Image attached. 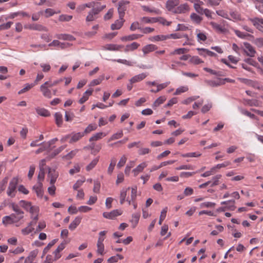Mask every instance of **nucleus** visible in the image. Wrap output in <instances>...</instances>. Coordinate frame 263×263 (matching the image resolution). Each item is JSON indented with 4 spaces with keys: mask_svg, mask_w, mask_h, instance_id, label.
Here are the masks:
<instances>
[{
    "mask_svg": "<svg viewBox=\"0 0 263 263\" xmlns=\"http://www.w3.org/2000/svg\"><path fill=\"white\" fill-rule=\"evenodd\" d=\"M41 144H42V147H41L40 148H39L35 151V153L36 154L42 153L43 151L49 148V144H45V142H43Z\"/></svg>",
    "mask_w": 263,
    "mask_h": 263,
    "instance_id": "603ef678",
    "label": "nucleus"
},
{
    "mask_svg": "<svg viewBox=\"0 0 263 263\" xmlns=\"http://www.w3.org/2000/svg\"><path fill=\"white\" fill-rule=\"evenodd\" d=\"M254 43L258 47H261L263 46V38H256Z\"/></svg>",
    "mask_w": 263,
    "mask_h": 263,
    "instance_id": "774afa93",
    "label": "nucleus"
},
{
    "mask_svg": "<svg viewBox=\"0 0 263 263\" xmlns=\"http://www.w3.org/2000/svg\"><path fill=\"white\" fill-rule=\"evenodd\" d=\"M104 250V246L103 243L97 242V252L98 253L102 255Z\"/></svg>",
    "mask_w": 263,
    "mask_h": 263,
    "instance_id": "69168bd1",
    "label": "nucleus"
},
{
    "mask_svg": "<svg viewBox=\"0 0 263 263\" xmlns=\"http://www.w3.org/2000/svg\"><path fill=\"white\" fill-rule=\"evenodd\" d=\"M37 254L38 251L37 250H34L30 252L28 257L25 259L24 263H32Z\"/></svg>",
    "mask_w": 263,
    "mask_h": 263,
    "instance_id": "6ab92c4d",
    "label": "nucleus"
},
{
    "mask_svg": "<svg viewBox=\"0 0 263 263\" xmlns=\"http://www.w3.org/2000/svg\"><path fill=\"white\" fill-rule=\"evenodd\" d=\"M100 189V183L97 180L94 181V186L93 188V191L95 193H99Z\"/></svg>",
    "mask_w": 263,
    "mask_h": 263,
    "instance_id": "e2e57ef3",
    "label": "nucleus"
},
{
    "mask_svg": "<svg viewBox=\"0 0 263 263\" xmlns=\"http://www.w3.org/2000/svg\"><path fill=\"white\" fill-rule=\"evenodd\" d=\"M167 39H168V36L166 35H157L154 36H152L149 38V40L153 41H164Z\"/></svg>",
    "mask_w": 263,
    "mask_h": 263,
    "instance_id": "72a5a7b5",
    "label": "nucleus"
},
{
    "mask_svg": "<svg viewBox=\"0 0 263 263\" xmlns=\"http://www.w3.org/2000/svg\"><path fill=\"white\" fill-rule=\"evenodd\" d=\"M20 221V220L16 218L15 214H11L9 216H5L2 219V222L5 226L15 223V226L19 227L22 224L21 222H18Z\"/></svg>",
    "mask_w": 263,
    "mask_h": 263,
    "instance_id": "f257e3e1",
    "label": "nucleus"
},
{
    "mask_svg": "<svg viewBox=\"0 0 263 263\" xmlns=\"http://www.w3.org/2000/svg\"><path fill=\"white\" fill-rule=\"evenodd\" d=\"M97 128V125L96 124H89L83 132L85 134H87L92 131L95 130Z\"/></svg>",
    "mask_w": 263,
    "mask_h": 263,
    "instance_id": "79ce46f5",
    "label": "nucleus"
},
{
    "mask_svg": "<svg viewBox=\"0 0 263 263\" xmlns=\"http://www.w3.org/2000/svg\"><path fill=\"white\" fill-rule=\"evenodd\" d=\"M106 136L105 134L103 132H99L95 134L92 137H91L89 139V141L91 142L93 141H98L103 137Z\"/></svg>",
    "mask_w": 263,
    "mask_h": 263,
    "instance_id": "473e14b6",
    "label": "nucleus"
},
{
    "mask_svg": "<svg viewBox=\"0 0 263 263\" xmlns=\"http://www.w3.org/2000/svg\"><path fill=\"white\" fill-rule=\"evenodd\" d=\"M54 118L57 125L59 127L61 126L63 123V117L62 114L60 112H56L54 114Z\"/></svg>",
    "mask_w": 263,
    "mask_h": 263,
    "instance_id": "58836bf2",
    "label": "nucleus"
},
{
    "mask_svg": "<svg viewBox=\"0 0 263 263\" xmlns=\"http://www.w3.org/2000/svg\"><path fill=\"white\" fill-rule=\"evenodd\" d=\"M234 32L235 34L239 38L245 39L247 37H249L251 38H254V36L249 33H245L243 32H241L238 30H234Z\"/></svg>",
    "mask_w": 263,
    "mask_h": 263,
    "instance_id": "7c9ffc66",
    "label": "nucleus"
},
{
    "mask_svg": "<svg viewBox=\"0 0 263 263\" xmlns=\"http://www.w3.org/2000/svg\"><path fill=\"white\" fill-rule=\"evenodd\" d=\"M106 7V5L105 4L102 5L100 2H96L93 3L92 9L98 15Z\"/></svg>",
    "mask_w": 263,
    "mask_h": 263,
    "instance_id": "dca6fc26",
    "label": "nucleus"
},
{
    "mask_svg": "<svg viewBox=\"0 0 263 263\" xmlns=\"http://www.w3.org/2000/svg\"><path fill=\"white\" fill-rule=\"evenodd\" d=\"M194 7L196 11V12L200 14H203L204 9L200 7V5L199 4L195 3L194 5Z\"/></svg>",
    "mask_w": 263,
    "mask_h": 263,
    "instance_id": "680f3d73",
    "label": "nucleus"
},
{
    "mask_svg": "<svg viewBox=\"0 0 263 263\" xmlns=\"http://www.w3.org/2000/svg\"><path fill=\"white\" fill-rule=\"evenodd\" d=\"M230 14L233 19L236 20H239L240 19V15L236 11H231L230 12Z\"/></svg>",
    "mask_w": 263,
    "mask_h": 263,
    "instance_id": "338daca9",
    "label": "nucleus"
},
{
    "mask_svg": "<svg viewBox=\"0 0 263 263\" xmlns=\"http://www.w3.org/2000/svg\"><path fill=\"white\" fill-rule=\"evenodd\" d=\"M167 210V208L166 207L162 211L159 218V224L161 225L162 221L165 219L166 215Z\"/></svg>",
    "mask_w": 263,
    "mask_h": 263,
    "instance_id": "8fccbe9b",
    "label": "nucleus"
},
{
    "mask_svg": "<svg viewBox=\"0 0 263 263\" xmlns=\"http://www.w3.org/2000/svg\"><path fill=\"white\" fill-rule=\"evenodd\" d=\"M147 164L145 162H143L138 165L133 170L134 176H136L140 172L143 171V169L146 167Z\"/></svg>",
    "mask_w": 263,
    "mask_h": 263,
    "instance_id": "bb28decb",
    "label": "nucleus"
},
{
    "mask_svg": "<svg viewBox=\"0 0 263 263\" xmlns=\"http://www.w3.org/2000/svg\"><path fill=\"white\" fill-rule=\"evenodd\" d=\"M37 114L43 117H48L50 116V112L48 110L43 108H36L35 109Z\"/></svg>",
    "mask_w": 263,
    "mask_h": 263,
    "instance_id": "f704fd0d",
    "label": "nucleus"
},
{
    "mask_svg": "<svg viewBox=\"0 0 263 263\" xmlns=\"http://www.w3.org/2000/svg\"><path fill=\"white\" fill-rule=\"evenodd\" d=\"M142 35L139 34H133L122 37V41H133L139 39L142 37Z\"/></svg>",
    "mask_w": 263,
    "mask_h": 263,
    "instance_id": "c85d7f7f",
    "label": "nucleus"
},
{
    "mask_svg": "<svg viewBox=\"0 0 263 263\" xmlns=\"http://www.w3.org/2000/svg\"><path fill=\"white\" fill-rule=\"evenodd\" d=\"M140 217V213H135V214H133L131 222L134 224V226H133L134 227H135L138 224Z\"/></svg>",
    "mask_w": 263,
    "mask_h": 263,
    "instance_id": "a18cd8bd",
    "label": "nucleus"
},
{
    "mask_svg": "<svg viewBox=\"0 0 263 263\" xmlns=\"http://www.w3.org/2000/svg\"><path fill=\"white\" fill-rule=\"evenodd\" d=\"M221 177V175H217L216 176L213 177L212 180H213V183L211 184V186L213 187L219 184V179Z\"/></svg>",
    "mask_w": 263,
    "mask_h": 263,
    "instance_id": "4d7b16f0",
    "label": "nucleus"
},
{
    "mask_svg": "<svg viewBox=\"0 0 263 263\" xmlns=\"http://www.w3.org/2000/svg\"><path fill=\"white\" fill-rule=\"evenodd\" d=\"M124 22V17H119V20H116V30L120 29Z\"/></svg>",
    "mask_w": 263,
    "mask_h": 263,
    "instance_id": "6e6d98bb",
    "label": "nucleus"
},
{
    "mask_svg": "<svg viewBox=\"0 0 263 263\" xmlns=\"http://www.w3.org/2000/svg\"><path fill=\"white\" fill-rule=\"evenodd\" d=\"M103 216L108 219H114L115 218V210H112L110 212H104Z\"/></svg>",
    "mask_w": 263,
    "mask_h": 263,
    "instance_id": "c03bdc74",
    "label": "nucleus"
},
{
    "mask_svg": "<svg viewBox=\"0 0 263 263\" xmlns=\"http://www.w3.org/2000/svg\"><path fill=\"white\" fill-rule=\"evenodd\" d=\"M191 20L195 24H200L202 21V17L195 13H192L190 15Z\"/></svg>",
    "mask_w": 263,
    "mask_h": 263,
    "instance_id": "c756f323",
    "label": "nucleus"
},
{
    "mask_svg": "<svg viewBox=\"0 0 263 263\" xmlns=\"http://www.w3.org/2000/svg\"><path fill=\"white\" fill-rule=\"evenodd\" d=\"M244 104L248 105L250 106H258V101L257 100H250V99H243Z\"/></svg>",
    "mask_w": 263,
    "mask_h": 263,
    "instance_id": "a19ab883",
    "label": "nucleus"
},
{
    "mask_svg": "<svg viewBox=\"0 0 263 263\" xmlns=\"http://www.w3.org/2000/svg\"><path fill=\"white\" fill-rule=\"evenodd\" d=\"M20 204L27 211H29L32 206L31 202L23 200L20 201Z\"/></svg>",
    "mask_w": 263,
    "mask_h": 263,
    "instance_id": "4c0bfd02",
    "label": "nucleus"
},
{
    "mask_svg": "<svg viewBox=\"0 0 263 263\" xmlns=\"http://www.w3.org/2000/svg\"><path fill=\"white\" fill-rule=\"evenodd\" d=\"M65 247V244L64 243H61L54 251L53 254L54 255V260H56L59 259L61 255L60 254V252L62 251Z\"/></svg>",
    "mask_w": 263,
    "mask_h": 263,
    "instance_id": "aec40b11",
    "label": "nucleus"
},
{
    "mask_svg": "<svg viewBox=\"0 0 263 263\" xmlns=\"http://www.w3.org/2000/svg\"><path fill=\"white\" fill-rule=\"evenodd\" d=\"M82 218L80 216L76 217L69 226V229L72 231L74 230L80 223Z\"/></svg>",
    "mask_w": 263,
    "mask_h": 263,
    "instance_id": "5701e85b",
    "label": "nucleus"
},
{
    "mask_svg": "<svg viewBox=\"0 0 263 263\" xmlns=\"http://www.w3.org/2000/svg\"><path fill=\"white\" fill-rule=\"evenodd\" d=\"M126 192L127 189H123L120 193V202L121 204H122L125 200V199L126 196Z\"/></svg>",
    "mask_w": 263,
    "mask_h": 263,
    "instance_id": "13d9d810",
    "label": "nucleus"
},
{
    "mask_svg": "<svg viewBox=\"0 0 263 263\" xmlns=\"http://www.w3.org/2000/svg\"><path fill=\"white\" fill-rule=\"evenodd\" d=\"M127 160V158L125 156L123 155L120 159L118 163L117 164V167L120 168L124 165Z\"/></svg>",
    "mask_w": 263,
    "mask_h": 263,
    "instance_id": "052dcab7",
    "label": "nucleus"
},
{
    "mask_svg": "<svg viewBox=\"0 0 263 263\" xmlns=\"http://www.w3.org/2000/svg\"><path fill=\"white\" fill-rule=\"evenodd\" d=\"M11 207L13 211L15 212L16 215V218L21 220L24 218V212L21 210L18 205L14 203H11Z\"/></svg>",
    "mask_w": 263,
    "mask_h": 263,
    "instance_id": "9b49d317",
    "label": "nucleus"
},
{
    "mask_svg": "<svg viewBox=\"0 0 263 263\" xmlns=\"http://www.w3.org/2000/svg\"><path fill=\"white\" fill-rule=\"evenodd\" d=\"M146 76L147 75L145 73H142L130 79L129 82H131V83L134 84L143 80Z\"/></svg>",
    "mask_w": 263,
    "mask_h": 263,
    "instance_id": "412c9836",
    "label": "nucleus"
},
{
    "mask_svg": "<svg viewBox=\"0 0 263 263\" xmlns=\"http://www.w3.org/2000/svg\"><path fill=\"white\" fill-rule=\"evenodd\" d=\"M49 81H46L40 86V91L42 95L46 98H51L52 97L51 91L49 89Z\"/></svg>",
    "mask_w": 263,
    "mask_h": 263,
    "instance_id": "20e7f679",
    "label": "nucleus"
},
{
    "mask_svg": "<svg viewBox=\"0 0 263 263\" xmlns=\"http://www.w3.org/2000/svg\"><path fill=\"white\" fill-rule=\"evenodd\" d=\"M166 100V98L164 96L159 97L154 102L153 104V108L155 109L156 107L162 104Z\"/></svg>",
    "mask_w": 263,
    "mask_h": 263,
    "instance_id": "ea45409f",
    "label": "nucleus"
},
{
    "mask_svg": "<svg viewBox=\"0 0 263 263\" xmlns=\"http://www.w3.org/2000/svg\"><path fill=\"white\" fill-rule=\"evenodd\" d=\"M249 21H250L258 30L261 31V29L263 27L259 24V17L249 18Z\"/></svg>",
    "mask_w": 263,
    "mask_h": 263,
    "instance_id": "393cba45",
    "label": "nucleus"
},
{
    "mask_svg": "<svg viewBox=\"0 0 263 263\" xmlns=\"http://www.w3.org/2000/svg\"><path fill=\"white\" fill-rule=\"evenodd\" d=\"M137 186H134L132 188V192H131V196H130V199L128 200L127 199V201L128 202V204L130 205L131 204L132 201H134L136 199L137 197Z\"/></svg>",
    "mask_w": 263,
    "mask_h": 263,
    "instance_id": "2f4dec72",
    "label": "nucleus"
},
{
    "mask_svg": "<svg viewBox=\"0 0 263 263\" xmlns=\"http://www.w3.org/2000/svg\"><path fill=\"white\" fill-rule=\"evenodd\" d=\"M188 51H189V50L187 49L186 48H178V49H175L174 51L171 52V55H173V54H183V53L187 52Z\"/></svg>",
    "mask_w": 263,
    "mask_h": 263,
    "instance_id": "de8ad7c7",
    "label": "nucleus"
},
{
    "mask_svg": "<svg viewBox=\"0 0 263 263\" xmlns=\"http://www.w3.org/2000/svg\"><path fill=\"white\" fill-rule=\"evenodd\" d=\"M104 76L103 75L100 76L98 79L93 80L90 83V86H95L100 84L101 82L104 80Z\"/></svg>",
    "mask_w": 263,
    "mask_h": 263,
    "instance_id": "37998d69",
    "label": "nucleus"
},
{
    "mask_svg": "<svg viewBox=\"0 0 263 263\" xmlns=\"http://www.w3.org/2000/svg\"><path fill=\"white\" fill-rule=\"evenodd\" d=\"M48 46L58 47L60 48L63 49L68 48L71 46V44L68 43H62L58 40H53L51 43L48 44Z\"/></svg>",
    "mask_w": 263,
    "mask_h": 263,
    "instance_id": "4468645a",
    "label": "nucleus"
},
{
    "mask_svg": "<svg viewBox=\"0 0 263 263\" xmlns=\"http://www.w3.org/2000/svg\"><path fill=\"white\" fill-rule=\"evenodd\" d=\"M158 49V47L154 44H148L144 46L142 49L144 54L154 51Z\"/></svg>",
    "mask_w": 263,
    "mask_h": 263,
    "instance_id": "a211bd4d",
    "label": "nucleus"
},
{
    "mask_svg": "<svg viewBox=\"0 0 263 263\" xmlns=\"http://www.w3.org/2000/svg\"><path fill=\"white\" fill-rule=\"evenodd\" d=\"M34 85H35L34 84H27L24 88H23V89H22L18 92V93L19 95L22 94V93L28 91L32 87H33Z\"/></svg>",
    "mask_w": 263,
    "mask_h": 263,
    "instance_id": "3c124183",
    "label": "nucleus"
},
{
    "mask_svg": "<svg viewBox=\"0 0 263 263\" xmlns=\"http://www.w3.org/2000/svg\"><path fill=\"white\" fill-rule=\"evenodd\" d=\"M114 14V8H110L108 10L107 12L104 15V20L105 21H107L110 20L112 16Z\"/></svg>",
    "mask_w": 263,
    "mask_h": 263,
    "instance_id": "49530a36",
    "label": "nucleus"
},
{
    "mask_svg": "<svg viewBox=\"0 0 263 263\" xmlns=\"http://www.w3.org/2000/svg\"><path fill=\"white\" fill-rule=\"evenodd\" d=\"M92 93V90L88 89L87 90L83 95V97L79 100V102L80 104H83L89 98V97L91 95Z\"/></svg>",
    "mask_w": 263,
    "mask_h": 263,
    "instance_id": "b1692460",
    "label": "nucleus"
},
{
    "mask_svg": "<svg viewBox=\"0 0 263 263\" xmlns=\"http://www.w3.org/2000/svg\"><path fill=\"white\" fill-rule=\"evenodd\" d=\"M25 28L32 30H36L39 31H47V29L46 28V27L42 26V25L37 24H32L25 25Z\"/></svg>",
    "mask_w": 263,
    "mask_h": 263,
    "instance_id": "9d476101",
    "label": "nucleus"
},
{
    "mask_svg": "<svg viewBox=\"0 0 263 263\" xmlns=\"http://www.w3.org/2000/svg\"><path fill=\"white\" fill-rule=\"evenodd\" d=\"M56 37L59 40H66V41H74L76 40L75 37L72 35L69 34H58L56 35Z\"/></svg>",
    "mask_w": 263,
    "mask_h": 263,
    "instance_id": "4be33fe9",
    "label": "nucleus"
},
{
    "mask_svg": "<svg viewBox=\"0 0 263 263\" xmlns=\"http://www.w3.org/2000/svg\"><path fill=\"white\" fill-rule=\"evenodd\" d=\"M80 171V166L78 164L74 165L73 167L69 170V174L73 175L76 173H78Z\"/></svg>",
    "mask_w": 263,
    "mask_h": 263,
    "instance_id": "864d4df0",
    "label": "nucleus"
},
{
    "mask_svg": "<svg viewBox=\"0 0 263 263\" xmlns=\"http://www.w3.org/2000/svg\"><path fill=\"white\" fill-rule=\"evenodd\" d=\"M143 10L145 11L151 12V13H154L156 14H161V11L158 9L156 8H151L148 7V6H143L142 7Z\"/></svg>",
    "mask_w": 263,
    "mask_h": 263,
    "instance_id": "e433bc0d",
    "label": "nucleus"
},
{
    "mask_svg": "<svg viewBox=\"0 0 263 263\" xmlns=\"http://www.w3.org/2000/svg\"><path fill=\"white\" fill-rule=\"evenodd\" d=\"M57 239H54L50 241L48 245L44 248L43 253L44 254L47 253L49 249L57 242Z\"/></svg>",
    "mask_w": 263,
    "mask_h": 263,
    "instance_id": "09e8293b",
    "label": "nucleus"
},
{
    "mask_svg": "<svg viewBox=\"0 0 263 263\" xmlns=\"http://www.w3.org/2000/svg\"><path fill=\"white\" fill-rule=\"evenodd\" d=\"M39 198H42L43 196V184L42 182L37 181L36 184L32 187Z\"/></svg>",
    "mask_w": 263,
    "mask_h": 263,
    "instance_id": "f8f14e48",
    "label": "nucleus"
},
{
    "mask_svg": "<svg viewBox=\"0 0 263 263\" xmlns=\"http://www.w3.org/2000/svg\"><path fill=\"white\" fill-rule=\"evenodd\" d=\"M99 157H96L93 160H92L91 161V162L86 166V171H90V170L93 169L96 166V165H97L98 162H99Z\"/></svg>",
    "mask_w": 263,
    "mask_h": 263,
    "instance_id": "c9c22d12",
    "label": "nucleus"
},
{
    "mask_svg": "<svg viewBox=\"0 0 263 263\" xmlns=\"http://www.w3.org/2000/svg\"><path fill=\"white\" fill-rule=\"evenodd\" d=\"M210 25L212 27L213 29L218 33H225L228 31L227 29H226L224 26L215 22H210Z\"/></svg>",
    "mask_w": 263,
    "mask_h": 263,
    "instance_id": "ddd939ff",
    "label": "nucleus"
},
{
    "mask_svg": "<svg viewBox=\"0 0 263 263\" xmlns=\"http://www.w3.org/2000/svg\"><path fill=\"white\" fill-rule=\"evenodd\" d=\"M179 4V0H167L166 3V8L168 11L173 12L175 7Z\"/></svg>",
    "mask_w": 263,
    "mask_h": 263,
    "instance_id": "2eb2a0df",
    "label": "nucleus"
},
{
    "mask_svg": "<svg viewBox=\"0 0 263 263\" xmlns=\"http://www.w3.org/2000/svg\"><path fill=\"white\" fill-rule=\"evenodd\" d=\"M190 7L187 4H181L174 9L173 13L176 14L185 13L189 12Z\"/></svg>",
    "mask_w": 263,
    "mask_h": 263,
    "instance_id": "1a4fd4ad",
    "label": "nucleus"
},
{
    "mask_svg": "<svg viewBox=\"0 0 263 263\" xmlns=\"http://www.w3.org/2000/svg\"><path fill=\"white\" fill-rule=\"evenodd\" d=\"M35 224V222H30L27 227L22 229L21 232L23 235H27L31 233L33 230L34 228L32 227Z\"/></svg>",
    "mask_w": 263,
    "mask_h": 263,
    "instance_id": "f3484780",
    "label": "nucleus"
},
{
    "mask_svg": "<svg viewBox=\"0 0 263 263\" xmlns=\"http://www.w3.org/2000/svg\"><path fill=\"white\" fill-rule=\"evenodd\" d=\"M129 3L127 1H122L119 3V7L118 8V11L119 13V17H124L125 15V11L126 10V5Z\"/></svg>",
    "mask_w": 263,
    "mask_h": 263,
    "instance_id": "0eeeda50",
    "label": "nucleus"
},
{
    "mask_svg": "<svg viewBox=\"0 0 263 263\" xmlns=\"http://www.w3.org/2000/svg\"><path fill=\"white\" fill-rule=\"evenodd\" d=\"M18 184V179L16 177L13 178L10 181L7 194L10 197H14L16 193V186Z\"/></svg>",
    "mask_w": 263,
    "mask_h": 263,
    "instance_id": "f03ea898",
    "label": "nucleus"
},
{
    "mask_svg": "<svg viewBox=\"0 0 263 263\" xmlns=\"http://www.w3.org/2000/svg\"><path fill=\"white\" fill-rule=\"evenodd\" d=\"M190 62L194 64H199L203 62V61L197 56L192 57L190 59Z\"/></svg>",
    "mask_w": 263,
    "mask_h": 263,
    "instance_id": "5fc2aeb1",
    "label": "nucleus"
},
{
    "mask_svg": "<svg viewBox=\"0 0 263 263\" xmlns=\"http://www.w3.org/2000/svg\"><path fill=\"white\" fill-rule=\"evenodd\" d=\"M106 232H107L106 231H103L99 233V236L97 242L103 243L105 239V235L106 234Z\"/></svg>",
    "mask_w": 263,
    "mask_h": 263,
    "instance_id": "0e129e2a",
    "label": "nucleus"
},
{
    "mask_svg": "<svg viewBox=\"0 0 263 263\" xmlns=\"http://www.w3.org/2000/svg\"><path fill=\"white\" fill-rule=\"evenodd\" d=\"M58 176V172L56 171L55 169H51V168H49L47 177L50 180V184H54Z\"/></svg>",
    "mask_w": 263,
    "mask_h": 263,
    "instance_id": "423d86ee",
    "label": "nucleus"
},
{
    "mask_svg": "<svg viewBox=\"0 0 263 263\" xmlns=\"http://www.w3.org/2000/svg\"><path fill=\"white\" fill-rule=\"evenodd\" d=\"M70 136H71V139L69 141V143H73L78 141L83 136H84V133L83 132L73 133L71 134V136L67 135L65 137L62 138L61 141H65L68 138L70 137Z\"/></svg>",
    "mask_w": 263,
    "mask_h": 263,
    "instance_id": "7ed1b4c3",
    "label": "nucleus"
},
{
    "mask_svg": "<svg viewBox=\"0 0 263 263\" xmlns=\"http://www.w3.org/2000/svg\"><path fill=\"white\" fill-rule=\"evenodd\" d=\"M244 49L243 51L245 53L250 57H254L256 53L254 48L249 43H243Z\"/></svg>",
    "mask_w": 263,
    "mask_h": 263,
    "instance_id": "39448f33",
    "label": "nucleus"
},
{
    "mask_svg": "<svg viewBox=\"0 0 263 263\" xmlns=\"http://www.w3.org/2000/svg\"><path fill=\"white\" fill-rule=\"evenodd\" d=\"M140 44L137 42H133L130 44H128L125 46V51H134L136 49H137L139 46Z\"/></svg>",
    "mask_w": 263,
    "mask_h": 263,
    "instance_id": "cd10ccee",
    "label": "nucleus"
},
{
    "mask_svg": "<svg viewBox=\"0 0 263 263\" xmlns=\"http://www.w3.org/2000/svg\"><path fill=\"white\" fill-rule=\"evenodd\" d=\"M136 29H139L140 30L141 29L140 24L138 22H135L133 23L130 27V30L131 31H135Z\"/></svg>",
    "mask_w": 263,
    "mask_h": 263,
    "instance_id": "bf43d9fd",
    "label": "nucleus"
},
{
    "mask_svg": "<svg viewBox=\"0 0 263 263\" xmlns=\"http://www.w3.org/2000/svg\"><path fill=\"white\" fill-rule=\"evenodd\" d=\"M129 3L127 1H122L119 3V7L118 8V11L119 13V17H124L125 15V11L126 10V5Z\"/></svg>",
    "mask_w": 263,
    "mask_h": 263,
    "instance_id": "6e6552de",
    "label": "nucleus"
},
{
    "mask_svg": "<svg viewBox=\"0 0 263 263\" xmlns=\"http://www.w3.org/2000/svg\"><path fill=\"white\" fill-rule=\"evenodd\" d=\"M98 18V14L91 9L88 13L86 18V22H92L96 20Z\"/></svg>",
    "mask_w": 263,
    "mask_h": 263,
    "instance_id": "a878e982",
    "label": "nucleus"
}]
</instances>
